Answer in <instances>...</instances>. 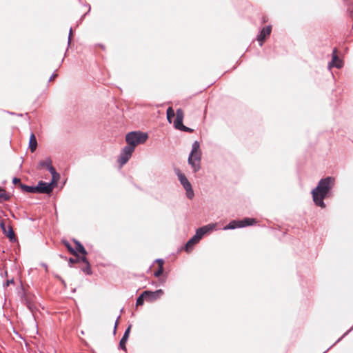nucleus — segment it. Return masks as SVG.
<instances>
[{
  "instance_id": "5701e85b",
  "label": "nucleus",
  "mask_w": 353,
  "mask_h": 353,
  "mask_svg": "<svg viewBox=\"0 0 353 353\" xmlns=\"http://www.w3.org/2000/svg\"><path fill=\"white\" fill-rule=\"evenodd\" d=\"M85 268H82V270L83 272H85L86 274H92V270H91V268H90V263H88V264H85Z\"/></svg>"
},
{
  "instance_id": "f257e3e1",
  "label": "nucleus",
  "mask_w": 353,
  "mask_h": 353,
  "mask_svg": "<svg viewBox=\"0 0 353 353\" xmlns=\"http://www.w3.org/2000/svg\"><path fill=\"white\" fill-rule=\"evenodd\" d=\"M333 184L334 179L332 177L327 176L325 179H321L316 188L312 190V194L313 201L317 206L322 208L325 207L323 200L329 194Z\"/></svg>"
},
{
  "instance_id": "1a4fd4ad",
  "label": "nucleus",
  "mask_w": 353,
  "mask_h": 353,
  "mask_svg": "<svg viewBox=\"0 0 353 353\" xmlns=\"http://www.w3.org/2000/svg\"><path fill=\"white\" fill-rule=\"evenodd\" d=\"M35 189L38 193L50 194L53 190V185L52 183L39 181Z\"/></svg>"
},
{
  "instance_id": "bb28decb",
  "label": "nucleus",
  "mask_w": 353,
  "mask_h": 353,
  "mask_svg": "<svg viewBox=\"0 0 353 353\" xmlns=\"http://www.w3.org/2000/svg\"><path fill=\"white\" fill-rule=\"evenodd\" d=\"M157 262L159 264V267H163L164 261L163 259H157Z\"/></svg>"
},
{
  "instance_id": "f3484780",
  "label": "nucleus",
  "mask_w": 353,
  "mask_h": 353,
  "mask_svg": "<svg viewBox=\"0 0 353 353\" xmlns=\"http://www.w3.org/2000/svg\"><path fill=\"white\" fill-rule=\"evenodd\" d=\"M20 186L23 190H24L27 192H30V193H36L37 192V189H35V186H29V185H23L21 183H20Z\"/></svg>"
},
{
  "instance_id": "aec40b11",
  "label": "nucleus",
  "mask_w": 353,
  "mask_h": 353,
  "mask_svg": "<svg viewBox=\"0 0 353 353\" xmlns=\"http://www.w3.org/2000/svg\"><path fill=\"white\" fill-rule=\"evenodd\" d=\"M174 117V112L172 107L167 109V119L169 123L172 122V119Z\"/></svg>"
},
{
  "instance_id": "9d476101",
  "label": "nucleus",
  "mask_w": 353,
  "mask_h": 353,
  "mask_svg": "<svg viewBox=\"0 0 353 353\" xmlns=\"http://www.w3.org/2000/svg\"><path fill=\"white\" fill-rule=\"evenodd\" d=\"M163 294L162 290H158L155 292L152 291H144L143 295H145V299L147 301H153L159 299Z\"/></svg>"
},
{
  "instance_id": "f8f14e48",
  "label": "nucleus",
  "mask_w": 353,
  "mask_h": 353,
  "mask_svg": "<svg viewBox=\"0 0 353 353\" xmlns=\"http://www.w3.org/2000/svg\"><path fill=\"white\" fill-rule=\"evenodd\" d=\"M183 117H184L183 111L181 109L176 110V119L174 121V125L175 128L180 130V128L183 126Z\"/></svg>"
},
{
  "instance_id": "9b49d317",
  "label": "nucleus",
  "mask_w": 353,
  "mask_h": 353,
  "mask_svg": "<svg viewBox=\"0 0 353 353\" xmlns=\"http://www.w3.org/2000/svg\"><path fill=\"white\" fill-rule=\"evenodd\" d=\"M272 31L271 26L264 27L260 32L257 37V40L259 42V45L262 46L263 41L270 36Z\"/></svg>"
},
{
  "instance_id": "4468645a",
  "label": "nucleus",
  "mask_w": 353,
  "mask_h": 353,
  "mask_svg": "<svg viewBox=\"0 0 353 353\" xmlns=\"http://www.w3.org/2000/svg\"><path fill=\"white\" fill-rule=\"evenodd\" d=\"M37 147V141L34 133H32L30 137L29 148L32 152H34Z\"/></svg>"
},
{
  "instance_id": "b1692460",
  "label": "nucleus",
  "mask_w": 353,
  "mask_h": 353,
  "mask_svg": "<svg viewBox=\"0 0 353 353\" xmlns=\"http://www.w3.org/2000/svg\"><path fill=\"white\" fill-rule=\"evenodd\" d=\"M163 267H159L158 270L154 272V275L156 277H159L163 273Z\"/></svg>"
},
{
  "instance_id": "cd10ccee",
  "label": "nucleus",
  "mask_w": 353,
  "mask_h": 353,
  "mask_svg": "<svg viewBox=\"0 0 353 353\" xmlns=\"http://www.w3.org/2000/svg\"><path fill=\"white\" fill-rule=\"evenodd\" d=\"M12 182L14 184H17V183L20 184L21 183L20 179L18 178H16V177L13 179Z\"/></svg>"
},
{
  "instance_id": "423d86ee",
  "label": "nucleus",
  "mask_w": 353,
  "mask_h": 353,
  "mask_svg": "<svg viewBox=\"0 0 353 353\" xmlns=\"http://www.w3.org/2000/svg\"><path fill=\"white\" fill-rule=\"evenodd\" d=\"M256 223V220L252 218H245L242 220H234L232 221L227 225L224 229L225 230H233L237 228H243L245 226H249L253 225Z\"/></svg>"
},
{
  "instance_id": "4be33fe9",
  "label": "nucleus",
  "mask_w": 353,
  "mask_h": 353,
  "mask_svg": "<svg viewBox=\"0 0 353 353\" xmlns=\"http://www.w3.org/2000/svg\"><path fill=\"white\" fill-rule=\"evenodd\" d=\"M145 299V295H143V292L137 298L136 301V305L137 306L142 305L143 304Z\"/></svg>"
},
{
  "instance_id": "39448f33",
  "label": "nucleus",
  "mask_w": 353,
  "mask_h": 353,
  "mask_svg": "<svg viewBox=\"0 0 353 353\" xmlns=\"http://www.w3.org/2000/svg\"><path fill=\"white\" fill-rule=\"evenodd\" d=\"M52 163V159L50 157H47L44 160L39 161L37 168L42 169L46 168L52 174V183H54L59 179V174L57 172Z\"/></svg>"
},
{
  "instance_id": "7ed1b4c3",
  "label": "nucleus",
  "mask_w": 353,
  "mask_h": 353,
  "mask_svg": "<svg viewBox=\"0 0 353 353\" xmlns=\"http://www.w3.org/2000/svg\"><path fill=\"white\" fill-rule=\"evenodd\" d=\"M148 138V135L145 132L134 131L128 133L125 136V141L128 145L132 147L134 150L137 145L144 143Z\"/></svg>"
},
{
  "instance_id": "0eeeda50",
  "label": "nucleus",
  "mask_w": 353,
  "mask_h": 353,
  "mask_svg": "<svg viewBox=\"0 0 353 353\" xmlns=\"http://www.w3.org/2000/svg\"><path fill=\"white\" fill-rule=\"evenodd\" d=\"M177 176L181 185L183 186L184 189L186 191L187 197L190 199H192L194 194L190 183L189 182L186 176L179 171L177 173Z\"/></svg>"
},
{
  "instance_id": "c756f323",
  "label": "nucleus",
  "mask_w": 353,
  "mask_h": 353,
  "mask_svg": "<svg viewBox=\"0 0 353 353\" xmlns=\"http://www.w3.org/2000/svg\"><path fill=\"white\" fill-rule=\"evenodd\" d=\"M72 34V28H70L69 36H68V43H70L71 41Z\"/></svg>"
},
{
  "instance_id": "412c9836",
  "label": "nucleus",
  "mask_w": 353,
  "mask_h": 353,
  "mask_svg": "<svg viewBox=\"0 0 353 353\" xmlns=\"http://www.w3.org/2000/svg\"><path fill=\"white\" fill-rule=\"evenodd\" d=\"M63 244L71 254H72L73 255H76V250L72 247L69 242L64 241Z\"/></svg>"
},
{
  "instance_id": "72a5a7b5",
  "label": "nucleus",
  "mask_w": 353,
  "mask_h": 353,
  "mask_svg": "<svg viewBox=\"0 0 353 353\" xmlns=\"http://www.w3.org/2000/svg\"><path fill=\"white\" fill-rule=\"evenodd\" d=\"M120 318V316L118 317L117 320L116 321V323H115V325H114V330H116L117 327V324H118V320Z\"/></svg>"
},
{
  "instance_id": "2eb2a0df",
  "label": "nucleus",
  "mask_w": 353,
  "mask_h": 353,
  "mask_svg": "<svg viewBox=\"0 0 353 353\" xmlns=\"http://www.w3.org/2000/svg\"><path fill=\"white\" fill-rule=\"evenodd\" d=\"M336 49L335 48L333 50L332 60V63L337 68H340L342 67L341 61L339 59L338 56L336 54Z\"/></svg>"
},
{
  "instance_id": "a878e982",
  "label": "nucleus",
  "mask_w": 353,
  "mask_h": 353,
  "mask_svg": "<svg viewBox=\"0 0 353 353\" xmlns=\"http://www.w3.org/2000/svg\"><path fill=\"white\" fill-rule=\"evenodd\" d=\"M0 227H1V229L2 230L3 232L6 233L7 229H6L5 223L3 221L0 223Z\"/></svg>"
},
{
  "instance_id": "dca6fc26",
  "label": "nucleus",
  "mask_w": 353,
  "mask_h": 353,
  "mask_svg": "<svg viewBox=\"0 0 353 353\" xmlns=\"http://www.w3.org/2000/svg\"><path fill=\"white\" fill-rule=\"evenodd\" d=\"M75 243V248H74L76 250V255L77 256V252H79L83 255H85L87 254V252L84 247L78 241H74Z\"/></svg>"
},
{
  "instance_id": "c85d7f7f",
  "label": "nucleus",
  "mask_w": 353,
  "mask_h": 353,
  "mask_svg": "<svg viewBox=\"0 0 353 353\" xmlns=\"http://www.w3.org/2000/svg\"><path fill=\"white\" fill-rule=\"evenodd\" d=\"M81 261L82 262H83L85 264H88V263H89V262H88V261L87 258H86L85 256H83V257H81Z\"/></svg>"
},
{
  "instance_id": "473e14b6",
  "label": "nucleus",
  "mask_w": 353,
  "mask_h": 353,
  "mask_svg": "<svg viewBox=\"0 0 353 353\" xmlns=\"http://www.w3.org/2000/svg\"><path fill=\"white\" fill-rule=\"evenodd\" d=\"M28 307L30 309V310H31L32 312L33 311V306L30 303L28 305Z\"/></svg>"
},
{
  "instance_id": "f704fd0d",
  "label": "nucleus",
  "mask_w": 353,
  "mask_h": 353,
  "mask_svg": "<svg viewBox=\"0 0 353 353\" xmlns=\"http://www.w3.org/2000/svg\"><path fill=\"white\" fill-rule=\"evenodd\" d=\"M11 283H13V280L11 281H7V285H9Z\"/></svg>"
},
{
  "instance_id": "7c9ffc66",
  "label": "nucleus",
  "mask_w": 353,
  "mask_h": 353,
  "mask_svg": "<svg viewBox=\"0 0 353 353\" xmlns=\"http://www.w3.org/2000/svg\"><path fill=\"white\" fill-rule=\"evenodd\" d=\"M78 260H79V258H78V259H73L72 258H70V260H69V263H76Z\"/></svg>"
},
{
  "instance_id": "2f4dec72",
  "label": "nucleus",
  "mask_w": 353,
  "mask_h": 353,
  "mask_svg": "<svg viewBox=\"0 0 353 353\" xmlns=\"http://www.w3.org/2000/svg\"><path fill=\"white\" fill-rule=\"evenodd\" d=\"M57 76V74H53L51 77L50 78V81H52Z\"/></svg>"
},
{
  "instance_id": "a211bd4d",
  "label": "nucleus",
  "mask_w": 353,
  "mask_h": 353,
  "mask_svg": "<svg viewBox=\"0 0 353 353\" xmlns=\"http://www.w3.org/2000/svg\"><path fill=\"white\" fill-rule=\"evenodd\" d=\"M10 196L3 189L0 188V203L8 201Z\"/></svg>"
},
{
  "instance_id": "393cba45",
  "label": "nucleus",
  "mask_w": 353,
  "mask_h": 353,
  "mask_svg": "<svg viewBox=\"0 0 353 353\" xmlns=\"http://www.w3.org/2000/svg\"><path fill=\"white\" fill-rule=\"evenodd\" d=\"M180 130L183 131V132H192L193 131L192 129H191L188 127H186L184 125H183V126L180 128Z\"/></svg>"
},
{
  "instance_id": "6e6552de",
  "label": "nucleus",
  "mask_w": 353,
  "mask_h": 353,
  "mask_svg": "<svg viewBox=\"0 0 353 353\" xmlns=\"http://www.w3.org/2000/svg\"><path fill=\"white\" fill-rule=\"evenodd\" d=\"M134 150L132 147L125 146L121 151L120 156L118 159V162L120 164V166L122 167L125 165L128 160L130 159Z\"/></svg>"
},
{
  "instance_id": "6ab92c4d",
  "label": "nucleus",
  "mask_w": 353,
  "mask_h": 353,
  "mask_svg": "<svg viewBox=\"0 0 353 353\" xmlns=\"http://www.w3.org/2000/svg\"><path fill=\"white\" fill-rule=\"evenodd\" d=\"M10 240V241H14L16 240L15 239V234L12 228V227H9L8 230H6V232L4 233Z\"/></svg>"
},
{
  "instance_id": "c9c22d12",
  "label": "nucleus",
  "mask_w": 353,
  "mask_h": 353,
  "mask_svg": "<svg viewBox=\"0 0 353 353\" xmlns=\"http://www.w3.org/2000/svg\"><path fill=\"white\" fill-rule=\"evenodd\" d=\"M350 13H351V15H352L353 14V11L351 10Z\"/></svg>"
},
{
  "instance_id": "f03ea898",
  "label": "nucleus",
  "mask_w": 353,
  "mask_h": 353,
  "mask_svg": "<svg viewBox=\"0 0 353 353\" xmlns=\"http://www.w3.org/2000/svg\"><path fill=\"white\" fill-rule=\"evenodd\" d=\"M216 228V224L210 223L204 225L196 230L195 235H194L186 243L185 250L189 252L192 247L197 243L205 234L212 231Z\"/></svg>"
},
{
  "instance_id": "20e7f679",
  "label": "nucleus",
  "mask_w": 353,
  "mask_h": 353,
  "mask_svg": "<svg viewBox=\"0 0 353 353\" xmlns=\"http://www.w3.org/2000/svg\"><path fill=\"white\" fill-rule=\"evenodd\" d=\"M199 148V143L197 141H194L192 144V151L188 157V163L191 165L194 172H197L200 168L201 152Z\"/></svg>"
},
{
  "instance_id": "ddd939ff",
  "label": "nucleus",
  "mask_w": 353,
  "mask_h": 353,
  "mask_svg": "<svg viewBox=\"0 0 353 353\" xmlns=\"http://www.w3.org/2000/svg\"><path fill=\"white\" fill-rule=\"evenodd\" d=\"M130 330V326H129L128 327V329L125 331L123 336L119 343V347L123 350H126L125 343L129 337Z\"/></svg>"
}]
</instances>
